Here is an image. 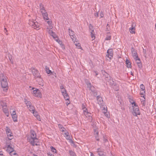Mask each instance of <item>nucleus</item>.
<instances>
[{
    "mask_svg": "<svg viewBox=\"0 0 156 156\" xmlns=\"http://www.w3.org/2000/svg\"><path fill=\"white\" fill-rule=\"evenodd\" d=\"M50 148L51 151L53 152H56V150L52 146H51L50 147Z\"/></svg>",
    "mask_w": 156,
    "mask_h": 156,
    "instance_id": "obj_43",
    "label": "nucleus"
},
{
    "mask_svg": "<svg viewBox=\"0 0 156 156\" xmlns=\"http://www.w3.org/2000/svg\"><path fill=\"white\" fill-rule=\"evenodd\" d=\"M5 131L6 134L10 133L11 132V130L10 129L8 126H6L5 128Z\"/></svg>",
    "mask_w": 156,
    "mask_h": 156,
    "instance_id": "obj_31",
    "label": "nucleus"
},
{
    "mask_svg": "<svg viewBox=\"0 0 156 156\" xmlns=\"http://www.w3.org/2000/svg\"><path fill=\"white\" fill-rule=\"evenodd\" d=\"M28 108H29V111L31 112V113L35 110V107L32 105H31L30 106L28 107Z\"/></svg>",
    "mask_w": 156,
    "mask_h": 156,
    "instance_id": "obj_20",
    "label": "nucleus"
},
{
    "mask_svg": "<svg viewBox=\"0 0 156 156\" xmlns=\"http://www.w3.org/2000/svg\"><path fill=\"white\" fill-rule=\"evenodd\" d=\"M98 154L99 156H106L105 153L101 151H98Z\"/></svg>",
    "mask_w": 156,
    "mask_h": 156,
    "instance_id": "obj_26",
    "label": "nucleus"
},
{
    "mask_svg": "<svg viewBox=\"0 0 156 156\" xmlns=\"http://www.w3.org/2000/svg\"><path fill=\"white\" fill-rule=\"evenodd\" d=\"M32 113L36 117V118L38 120H41L40 116L38 115V112L37 111H35H35L32 112Z\"/></svg>",
    "mask_w": 156,
    "mask_h": 156,
    "instance_id": "obj_18",
    "label": "nucleus"
},
{
    "mask_svg": "<svg viewBox=\"0 0 156 156\" xmlns=\"http://www.w3.org/2000/svg\"><path fill=\"white\" fill-rule=\"evenodd\" d=\"M140 87L141 90H145V87L143 84H141L140 85Z\"/></svg>",
    "mask_w": 156,
    "mask_h": 156,
    "instance_id": "obj_48",
    "label": "nucleus"
},
{
    "mask_svg": "<svg viewBox=\"0 0 156 156\" xmlns=\"http://www.w3.org/2000/svg\"><path fill=\"white\" fill-rule=\"evenodd\" d=\"M68 30L69 35L71 38L72 39L73 41V38H74V36H75L74 32L70 28H69Z\"/></svg>",
    "mask_w": 156,
    "mask_h": 156,
    "instance_id": "obj_11",
    "label": "nucleus"
},
{
    "mask_svg": "<svg viewBox=\"0 0 156 156\" xmlns=\"http://www.w3.org/2000/svg\"><path fill=\"white\" fill-rule=\"evenodd\" d=\"M47 23L49 25V29H51L52 28V22L51 21H47Z\"/></svg>",
    "mask_w": 156,
    "mask_h": 156,
    "instance_id": "obj_41",
    "label": "nucleus"
},
{
    "mask_svg": "<svg viewBox=\"0 0 156 156\" xmlns=\"http://www.w3.org/2000/svg\"><path fill=\"white\" fill-rule=\"evenodd\" d=\"M107 110H105V111H103V112L104 114L105 115L107 118H108L109 117L110 115L107 112Z\"/></svg>",
    "mask_w": 156,
    "mask_h": 156,
    "instance_id": "obj_30",
    "label": "nucleus"
},
{
    "mask_svg": "<svg viewBox=\"0 0 156 156\" xmlns=\"http://www.w3.org/2000/svg\"><path fill=\"white\" fill-rule=\"evenodd\" d=\"M34 96H35L36 97H41V94L39 92H37L36 94H35Z\"/></svg>",
    "mask_w": 156,
    "mask_h": 156,
    "instance_id": "obj_38",
    "label": "nucleus"
},
{
    "mask_svg": "<svg viewBox=\"0 0 156 156\" xmlns=\"http://www.w3.org/2000/svg\"><path fill=\"white\" fill-rule=\"evenodd\" d=\"M111 39V36L109 34H108L105 38V40H109Z\"/></svg>",
    "mask_w": 156,
    "mask_h": 156,
    "instance_id": "obj_32",
    "label": "nucleus"
},
{
    "mask_svg": "<svg viewBox=\"0 0 156 156\" xmlns=\"http://www.w3.org/2000/svg\"><path fill=\"white\" fill-rule=\"evenodd\" d=\"M36 134L35 132L33 130H31L30 136L29 137V142L33 146H37L38 145L37 143L38 142V139L36 137Z\"/></svg>",
    "mask_w": 156,
    "mask_h": 156,
    "instance_id": "obj_1",
    "label": "nucleus"
},
{
    "mask_svg": "<svg viewBox=\"0 0 156 156\" xmlns=\"http://www.w3.org/2000/svg\"><path fill=\"white\" fill-rule=\"evenodd\" d=\"M65 134L64 136L66 137V139L67 140H70V136L69 135V133L68 132H67L64 133Z\"/></svg>",
    "mask_w": 156,
    "mask_h": 156,
    "instance_id": "obj_23",
    "label": "nucleus"
},
{
    "mask_svg": "<svg viewBox=\"0 0 156 156\" xmlns=\"http://www.w3.org/2000/svg\"><path fill=\"white\" fill-rule=\"evenodd\" d=\"M143 52L144 56L145 57V58H146L147 56L146 50L145 49H144V48H143Z\"/></svg>",
    "mask_w": 156,
    "mask_h": 156,
    "instance_id": "obj_34",
    "label": "nucleus"
},
{
    "mask_svg": "<svg viewBox=\"0 0 156 156\" xmlns=\"http://www.w3.org/2000/svg\"><path fill=\"white\" fill-rule=\"evenodd\" d=\"M95 137L96 139V140L97 141H99V139L98 138V136H95Z\"/></svg>",
    "mask_w": 156,
    "mask_h": 156,
    "instance_id": "obj_60",
    "label": "nucleus"
},
{
    "mask_svg": "<svg viewBox=\"0 0 156 156\" xmlns=\"http://www.w3.org/2000/svg\"><path fill=\"white\" fill-rule=\"evenodd\" d=\"M141 103L142 105L143 106H144L145 105V98H144L143 99H140Z\"/></svg>",
    "mask_w": 156,
    "mask_h": 156,
    "instance_id": "obj_28",
    "label": "nucleus"
},
{
    "mask_svg": "<svg viewBox=\"0 0 156 156\" xmlns=\"http://www.w3.org/2000/svg\"><path fill=\"white\" fill-rule=\"evenodd\" d=\"M104 15L102 12H101L100 13V16L101 18H102L104 17Z\"/></svg>",
    "mask_w": 156,
    "mask_h": 156,
    "instance_id": "obj_53",
    "label": "nucleus"
},
{
    "mask_svg": "<svg viewBox=\"0 0 156 156\" xmlns=\"http://www.w3.org/2000/svg\"><path fill=\"white\" fill-rule=\"evenodd\" d=\"M106 56L108 57V58H110V55L109 54H107L106 55Z\"/></svg>",
    "mask_w": 156,
    "mask_h": 156,
    "instance_id": "obj_61",
    "label": "nucleus"
},
{
    "mask_svg": "<svg viewBox=\"0 0 156 156\" xmlns=\"http://www.w3.org/2000/svg\"><path fill=\"white\" fill-rule=\"evenodd\" d=\"M10 155L11 156H18V155L16 152V151L13 152V153H12V154H10Z\"/></svg>",
    "mask_w": 156,
    "mask_h": 156,
    "instance_id": "obj_39",
    "label": "nucleus"
},
{
    "mask_svg": "<svg viewBox=\"0 0 156 156\" xmlns=\"http://www.w3.org/2000/svg\"><path fill=\"white\" fill-rule=\"evenodd\" d=\"M107 53L109 54L110 55V58H111L113 57V51L112 49H108L107 51Z\"/></svg>",
    "mask_w": 156,
    "mask_h": 156,
    "instance_id": "obj_17",
    "label": "nucleus"
},
{
    "mask_svg": "<svg viewBox=\"0 0 156 156\" xmlns=\"http://www.w3.org/2000/svg\"><path fill=\"white\" fill-rule=\"evenodd\" d=\"M16 115V112L15 111H13V112H12V115Z\"/></svg>",
    "mask_w": 156,
    "mask_h": 156,
    "instance_id": "obj_59",
    "label": "nucleus"
},
{
    "mask_svg": "<svg viewBox=\"0 0 156 156\" xmlns=\"http://www.w3.org/2000/svg\"><path fill=\"white\" fill-rule=\"evenodd\" d=\"M97 98L98 104L100 105H101L103 103V101L101 97H100L99 95L97 96Z\"/></svg>",
    "mask_w": 156,
    "mask_h": 156,
    "instance_id": "obj_16",
    "label": "nucleus"
},
{
    "mask_svg": "<svg viewBox=\"0 0 156 156\" xmlns=\"http://www.w3.org/2000/svg\"><path fill=\"white\" fill-rule=\"evenodd\" d=\"M62 94L64 96V98L66 100H69V97L67 93V92H65V93H64Z\"/></svg>",
    "mask_w": 156,
    "mask_h": 156,
    "instance_id": "obj_22",
    "label": "nucleus"
},
{
    "mask_svg": "<svg viewBox=\"0 0 156 156\" xmlns=\"http://www.w3.org/2000/svg\"><path fill=\"white\" fill-rule=\"evenodd\" d=\"M126 64L127 65V67L128 68H130L131 67V63L127 59H126Z\"/></svg>",
    "mask_w": 156,
    "mask_h": 156,
    "instance_id": "obj_24",
    "label": "nucleus"
},
{
    "mask_svg": "<svg viewBox=\"0 0 156 156\" xmlns=\"http://www.w3.org/2000/svg\"><path fill=\"white\" fill-rule=\"evenodd\" d=\"M75 45H76V46L78 47V48H81V46L80 44L79 43V44H75Z\"/></svg>",
    "mask_w": 156,
    "mask_h": 156,
    "instance_id": "obj_54",
    "label": "nucleus"
},
{
    "mask_svg": "<svg viewBox=\"0 0 156 156\" xmlns=\"http://www.w3.org/2000/svg\"><path fill=\"white\" fill-rule=\"evenodd\" d=\"M7 79V77L2 73L0 74V82L6 81Z\"/></svg>",
    "mask_w": 156,
    "mask_h": 156,
    "instance_id": "obj_12",
    "label": "nucleus"
},
{
    "mask_svg": "<svg viewBox=\"0 0 156 156\" xmlns=\"http://www.w3.org/2000/svg\"><path fill=\"white\" fill-rule=\"evenodd\" d=\"M82 110L83 111V113L84 114V113L85 112H88V111L86 107L85 108H83V109Z\"/></svg>",
    "mask_w": 156,
    "mask_h": 156,
    "instance_id": "obj_46",
    "label": "nucleus"
},
{
    "mask_svg": "<svg viewBox=\"0 0 156 156\" xmlns=\"http://www.w3.org/2000/svg\"><path fill=\"white\" fill-rule=\"evenodd\" d=\"M1 85L2 88H6V90H8V83L7 82V80L2 81L1 82Z\"/></svg>",
    "mask_w": 156,
    "mask_h": 156,
    "instance_id": "obj_10",
    "label": "nucleus"
},
{
    "mask_svg": "<svg viewBox=\"0 0 156 156\" xmlns=\"http://www.w3.org/2000/svg\"><path fill=\"white\" fill-rule=\"evenodd\" d=\"M51 29H49L48 28L47 31L51 36H52L54 38H55L56 37L55 35Z\"/></svg>",
    "mask_w": 156,
    "mask_h": 156,
    "instance_id": "obj_15",
    "label": "nucleus"
},
{
    "mask_svg": "<svg viewBox=\"0 0 156 156\" xmlns=\"http://www.w3.org/2000/svg\"><path fill=\"white\" fill-rule=\"evenodd\" d=\"M40 9L41 10V12L42 13V15L43 14H44L45 13H46L47 12L46 11V10L45 9L42 4H40Z\"/></svg>",
    "mask_w": 156,
    "mask_h": 156,
    "instance_id": "obj_14",
    "label": "nucleus"
},
{
    "mask_svg": "<svg viewBox=\"0 0 156 156\" xmlns=\"http://www.w3.org/2000/svg\"><path fill=\"white\" fill-rule=\"evenodd\" d=\"M103 140L104 142H106L108 141V140L106 138L104 137Z\"/></svg>",
    "mask_w": 156,
    "mask_h": 156,
    "instance_id": "obj_58",
    "label": "nucleus"
},
{
    "mask_svg": "<svg viewBox=\"0 0 156 156\" xmlns=\"http://www.w3.org/2000/svg\"><path fill=\"white\" fill-rule=\"evenodd\" d=\"M87 84L88 87L90 89L92 87L91 84L90 83H87Z\"/></svg>",
    "mask_w": 156,
    "mask_h": 156,
    "instance_id": "obj_45",
    "label": "nucleus"
},
{
    "mask_svg": "<svg viewBox=\"0 0 156 156\" xmlns=\"http://www.w3.org/2000/svg\"><path fill=\"white\" fill-rule=\"evenodd\" d=\"M101 108L102 109V110L103 111H103H105V110H107V107L106 105H100Z\"/></svg>",
    "mask_w": 156,
    "mask_h": 156,
    "instance_id": "obj_27",
    "label": "nucleus"
},
{
    "mask_svg": "<svg viewBox=\"0 0 156 156\" xmlns=\"http://www.w3.org/2000/svg\"><path fill=\"white\" fill-rule=\"evenodd\" d=\"M90 156H94V155L92 152H90Z\"/></svg>",
    "mask_w": 156,
    "mask_h": 156,
    "instance_id": "obj_64",
    "label": "nucleus"
},
{
    "mask_svg": "<svg viewBox=\"0 0 156 156\" xmlns=\"http://www.w3.org/2000/svg\"><path fill=\"white\" fill-rule=\"evenodd\" d=\"M24 101L27 107L31 105V102L30 101H27L26 98L24 99Z\"/></svg>",
    "mask_w": 156,
    "mask_h": 156,
    "instance_id": "obj_19",
    "label": "nucleus"
},
{
    "mask_svg": "<svg viewBox=\"0 0 156 156\" xmlns=\"http://www.w3.org/2000/svg\"><path fill=\"white\" fill-rule=\"evenodd\" d=\"M58 127L59 129H61V128H62V127H63L60 124H58Z\"/></svg>",
    "mask_w": 156,
    "mask_h": 156,
    "instance_id": "obj_56",
    "label": "nucleus"
},
{
    "mask_svg": "<svg viewBox=\"0 0 156 156\" xmlns=\"http://www.w3.org/2000/svg\"><path fill=\"white\" fill-rule=\"evenodd\" d=\"M31 69H32V73L33 76H34L35 78L41 76L39 71L37 70L34 68H32Z\"/></svg>",
    "mask_w": 156,
    "mask_h": 156,
    "instance_id": "obj_5",
    "label": "nucleus"
},
{
    "mask_svg": "<svg viewBox=\"0 0 156 156\" xmlns=\"http://www.w3.org/2000/svg\"><path fill=\"white\" fill-rule=\"evenodd\" d=\"M46 73L48 74H49L51 72V70H49L48 68H46Z\"/></svg>",
    "mask_w": 156,
    "mask_h": 156,
    "instance_id": "obj_50",
    "label": "nucleus"
},
{
    "mask_svg": "<svg viewBox=\"0 0 156 156\" xmlns=\"http://www.w3.org/2000/svg\"><path fill=\"white\" fill-rule=\"evenodd\" d=\"M137 65L139 68H142V65L141 62L137 64Z\"/></svg>",
    "mask_w": 156,
    "mask_h": 156,
    "instance_id": "obj_52",
    "label": "nucleus"
},
{
    "mask_svg": "<svg viewBox=\"0 0 156 156\" xmlns=\"http://www.w3.org/2000/svg\"><path fill=\"white\" fill-rule=\"evenodd\" d=\"M90 34H91V33H95L94 31V30H90Z\"/></svg>",
    "mask_w": 156,
    "mask_h": 156,
    "instance_id": "obj_62",
    "label": "nucleus"
},
{
    "mask_svg": "<svg viewBox=\"0 0 156 156\" xmlns=\"http://www.w3.org/2000/svg\"><path fill=\"white\" fill-rule=\"evenodd\" d=\"M136 26V24L134 23H133L132 24V26L131 28L129 29V31L131 34H135V30Z\"/></svg>",
    "mask_w": 156,
    "mask_h": 156,
    "instance_id": "obj_9",
    "label": "nucleus"
},
{
    "mask_svg": "<svg viewBox=\"0 0 156 156\" xmlns=\"http://www.w3.org/2000/svg\"><path fill=\"white\" fill-rule=\"evenodd\" d=\"M7 135V136L9 138V140H11L12 138H10L9 137H12V133L11 132H10L9 133H8V134H6Z\"/></svg>",
    "mask_w": 156,
    "mask_h": 156,
    "instance_id": "obj_36",
    "label": "nucleus"
},
{
    "mask_svg": "<svg viewBox=\"0 0 156 156\" xmlns=\"http://www.w3.org/2000/svg\"><path fill=\"white\" fill-rule=\"evenodd\" d=\"M12 117L13 121L15 122H17V116L16 115H12Z\"/></svg>",
    "mask_w": 156,
    "mask_h": 156,
    "instance_id": "obj_29",
    "label": "nucleus"
},
{
    "mask_svg": "<svg viewBox=\"0 0 156 156\" xmlns=\"http://www.w3.org/2000/svg\"><path fill=\"white\" fill-rule=\"evenodd\" d=\"M90 35L92 38V41H93V40H94L96 37L95 33H91V34H90Z\"/></svg>",
    "mask_w": 156,
    "mask_h": 156,
    "instance_id": "obj_33",
    "label": "nucleus"
},
{
    "mask_svg": "<svg viewBox=\"0 0 156 156\" xmlns=\"http://www.w3.org/2000/svg\"><path fill=\"white\" fill-rule=\"evenodd\" d=\"M145 91L144 90H141L140 91V94L141 95H143V97L144 98V95L145 94Z\"/></svg>",
    "mask_w": 156,
    "mask_h": 156,
    "instance_id": "obj_44",
    "label": "nucleus"
},
{
    "mask_svg": "<svg viewBox=\"0 0 156 156\" xmlns=\"http://www.w3.org/2000/svg\"><path fill=\"white\" fill-rule=\"evenodd\" d=\"M42 15V16H43L44 19V20H48L49 18L48 17V14L47 13V12L45 13L44 14H43Z\"/></svg>",
    "mask_w": 156,
    "mask_h": 156,
    "instance_id": "obj_25",
    "label": "nucleus"
},
{
    "mask_svg": "<svg viewBox=\"0 0 156 156\" xmlns=\"http://www.w3.org/2000/svg\"><path fill=\"white\" fill-rule=\"evenodd\" d=\"M134 59L136 60L137 64L141 62L140 59L138 58V57H137V58H135Z\"/></svg>",
    "mask_w": 156,
    "mask_h": 156,
    "instance_id": "obj_40",
    "label": "nucleus"
},
{
    "mask_svg": "<svg viewBox=\"0 0 156 156\" xmlns=\"http://www.w3.org/2000/svg\"><path fill=\"white\" fill-rule=\"evenodd\" d=\"M133 111L132 113L133 115L137 116V115H140V112L139 110V107H134L133 106H132Z\"/></svg>",
    "mask_w": 156,
    "mask_h": 156,
    "instance_id": "obj_4",
    "label": "nucleus"
},
{
    "mask_svg": "<svg viewBox=\"0 0 156 156\" xmlns=\"http://www.w3.org/2000/svg\"><path fill=\"white\" fill-rule=\"evenodd\" d=\"M131 50L132 54V55L134 58H137L138 56L137 52L136 50L134 49L133 47H132L131 48Z\"/></svg>",
    "mask_w": 156,
    "mask_h": 156,
    "instance_id": "obj_7",
    "label": "nucleus"
},
{
    "mask_svg": "<svg viewBox=\"0 0 156 156\" xmlns=\"http://www.w3.org/2000/svg\"><path fill=\"white\" fill-rule=\"evenodd\" d=\"M131 104L134 107H138V105L136 104L135 101H133V102H130Z\"/></svg>",
    "mask_w": 156,
    "mask_h": 156,
    "instance_id": "obj_37",
    "label": "nucleus"
},
{
    "mask_svg": "<svg viewBox=\"0 0 156 156\" xmlns=\"http://www.w3.org/2000/svg\"><path fill=\"white\" fill-rule=\"evenodd\" d=\"M60 130L62 132V133H63L64 132H65L66 131V129L65 128L63 127L60 129Z\"/></svg>",
    "mask_w": 156,
    "mask_h": 156,
    "instance_id": "obj_47",
    "label": "nucleus"
},
{
    "mask_svg": "<svg viewBox=\"0 0 156 156\" xmlns=\"http://www.w3.org/2000/svg\"><path fill=\"white\" fill-rule=\"evenodd\" d=\"M95 16L98 17V12L95 14Z\"/></svg>",
    "mask_w": 156,
    "mask_h": 156,
    "instance_id": "obj_63",
    "label": "nucleus"
},
{
    "mask_svg": "<svg viewBox=\"0 0 156 156\" xmlns=\"http://www.w3.org/2000/svg\"><path fill=\"white\" fill-rule=\"evenodd\" d=\"M36 80V81L39 85L41 86L44 85V82L42 79L41 77H37L35 78Z\"/></svg>",
    "mask_w": 156,
    "mask_h": 156,
    "instance_id": "obj_6",
    "label": "nucleus"
},
{
    "mask_svg": "<svg viewBox=\"0 0 156 156\" xmlns=\"http://www.w3.org/2000/svg\"><path fill=\"white\" fill-rule=\"evenodd\" d=\"M84 115L86 117H89V119L92 118L91 114L90 112H87L84 113Z\"/></svg>",
    "mask_w": 156,
    "mask_h": 156,
    "instance_id": "obj_21",
    "label": "nucleus"
},
{
    "mask_svg": "<svg viewBox=\"0 0 156 156\" xmlns=\"http://www.w3.org/2000/svg\"><path fill=\"white\" fill-rule=\"evenodd\" d=\"M94 134H95V136H98V131H94Z\"/></svg>",
    "mask_w": 156,
    "mask_h": 156,
    "instance_id": "obj_55",
    "label": "nucleus"
},
{
    "mask_svg": "<svg viewBox=\"0 0 156 156\" xmlns=\"http://www.w3.org/2000/svg\"><path fill=\"white\" fill-rule=\"evenodd\" d=\"M65 88L64 87V86L63 85H61L60 86V89H64Z\"/></svg>",
    "mask_w": 156,
    "mask_h": 156,
    "instance_id": "obj_57",
    "label": "nucleus"
},
{
    "mask_svg": "<svg viewBox=\"0 0 156 156\" xmlns=\"http://www.w3.org/2000/svg\"><path fill=\"white\" fill-rule=\"evenodd\" d=\"M6 151L7 152L9 153V154L13 153V152L15 151L14 150L13 148L10 145H8L7 146V149Z\"/></svg>",
    "mask_w": 156,
    "mask_h": 156,
    "instance_id": "obj_8",
    "label": "nucleus"
},
{
    "mask_svg": "<svg viewBox=\"0 0 156 156\" xmlns=\"http://www.w3.org/2000/svg\"><path fill=\"white\" fill-rule=\"evenodd\" d=\"M105 80L106 83L107 82H108L109 85H110L111 86L113 87V88H114L113 87V86L115 87V90L116 91L118 90L117 85L116 84H114V82L112 78L109 74H107L105 75Z\"/></svg>",
    "mask_w": 156,
    "mask_h": 156,
    "instance_id": "obj_2",
    "label": "nucleus"
},
{
    "mask_svg": "<svg viewBox=\"0 0 156 156\" xmlns=\"http://www.w3.org/2000/svg\"><path fill=\"white\" fill-rule=\"evenodd\" d=\"M89 29L90 30H94V28L91 25V24H90L89 25Z\"/></svg>",
    "mask_w": 156,
    "mask_h": 156,
    "instance_id": "obj_51",
    "label": "nucleus"
},
{
    "mask_svg": "<svg viewBox=\"0 0 156 156\" xmlns=\"http://www.w3.org/2000/svg\"><path fill=\"white\" fill-rule=\"evenodd\" d=\"M39 91V90H38V89H35V90H34L33 91V95L34 96V95L36 94L37 92Z\"/></svg>",
    "mask_w": 156,
    "mask_h": 156,
    "instance_id": "obj_42",
    "label": "nucleus"
},
{
    "mask_svg": "<svg viewBox=\"0 0 156 156\" xmlns=\"http://www.w3.org/2000/svg\"><path fill=\"white\" fill-rule=\"evenodd\" d=\"M2 108L4 112L5 113V115L7 116L8 117L9 116V110L7 108V106H3Z\"/></svg>",
    "mask_w": 156,
    "mask_h": 156,
    "instance_id": "obj_13",
    "label": "nucleus"
},
{
    "mask_svg": "<svg viewBox=\"0 0 156 156\" xmlns=\"http://www.w3.org/2000/svg\"><path fill=\"white\" fill-rule=\"evenodd\" d=\"M61 93H62V94H64V93H65V92H67L65 88L64 89H61Z\"/></svg>",
    "mask_w": 156,
    "mask_h": 156,
    "instance_id": "obj_49",
    "label": "nucleus"
},
{
    "mask_svg": "<svg viewBox=\"0 0 156 156\" xmlns=\"http://www.w3.org/2000/svg\"><path fill=\"white\" fill-rule=\"evenodd\" d=\"M69 152L71 156H76L75 153L73 151H72L70 150Z\"/></svg>",
    "mask_w": 156,
    "mask_h": 156,
    "instance_id": "obj_35",
    "label": "nucleus"
},
{
    "mask_svg": "<svg viewBox=\"0 0 156 156\" xmlns=\"http://www.w3.org/2000/svg\"><path fill=\"white\" fill-rule=\"evenodd\" d=\"M29 23L30 26L34 28L37 29V30L39 29V24L37 22H35L34 21L30 20H29Z\"/></svg>",
    "mask_w": 156,
    "mask_h": 156,
    "instance_id": "obj_3",
    "label": "nucleus"
}]
</instances>
